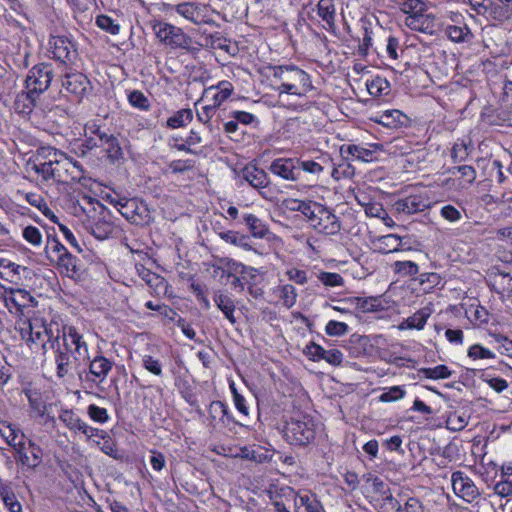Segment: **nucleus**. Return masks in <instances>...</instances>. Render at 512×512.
<instances>
[{
	"instance_id": "64",
	"label": "nucleus",
	"mask_w": 512,
	"mask_h": 512,
	"mask_svg": "<svg viewBox=\"0 0 512 512\" xmlns=\"http://www.w3.org/2000/svg\"><path fill=\"white\" fill-rule=\"evenodd\" d=\"M380 509L382 512H402V504L390 493L382 498Z\"/></svg>"
},
{
	"instance_id": "50",
	"label": "nucleus",
	"mask_w": 512,
	"mask_h": 512,
	"mask_svg": "<svg viewBox=\"0 0 512 512\" xmlns=\"http://www.w3.org/2000/svg\"><path fill=\"white\" fill-rule=\"evenodd\" d=\"M367 90L372 96L388 95L390 92V83L386 78L377 76L367 83Z\"/></svg>"
},
{
	"instance_id": "58",
	"label": "nucleus",
	"mask_w": 512,
	"mask_h": 512,
	"mask_svg": "<svg viewBox=\"0 0 512 512\" xmlns=\"http://www.w3.org/2000/svg\"><path fill=\"white\" fill-rule=\"evenodd\" d=\"M400 9L410 16L419 15L425 11V3L422 0H404L400 3Z\"/></svg>"
},
{
	"instance_id": "37",
	"label": "nucleus",
	"mask_w": 512,
	"mask_h": 512,
	"mask_svg": "<svg viewBox=\"0 0 512 512\" xmlns=\"http://www.w3.org/2000/svg\"><path fill=\"white\" fill-rule=\"evenodd\" d=\"M91 233L99 240L107 239L114 232V224L105 215L99 217L98 220L91 223L89 227Z\"/></svg>"
},
{
	"instance_id": "53",
	"label": "nucleus",
	"mask_w": 512,
	"mask_h": 512,
	"mask_svg": "<svg viewBox=\"0 0 512 512\" xmlns=\"http://www.w3.org/2000/svg\"><path fill=\"white\" fill-rule=\"evenodd\" d=\"M419 373H422L429 379H447L452 375V371L446 365H437L432 368H421Z\"/></svg>"
},
{
	"instance_id": "19",
	"label": "nucleus",
	"mask_w": 512,
	"mask_h": 512,
	"mask_svg": "<svg viewBox=\"0 0 512 512\" xmlns=\"http://www.w3.org/2000/svg\"><path fill=\"white\" fill-rule=\"evenodd\" d=\"M354 358L369 356L373 353L374 344L369 336L353 334L345 346Z\"/></svg>"
},
{
	"instance_id": "7",
	"label": "nucleus",
	"mask_w": 512,
	"mask_h": 512,
	"mask_svg": "<svg viewBox=\"0 0 512 512\" xmlns=\"http://www.w3.org/2000/svg\"><path fill=\"white\" fill-rule=\"evenodd\" d=\"M53 78L54 68L51 63L36 64L28 71L25 88L32 94L40 96L50 87Z\"/></svg>"
},
{
	"instance_id": "41",
	"label": "nucleus",
	"mask_w": 512,
	"mask_h": 512,
	"mask_svg": "<svg viewBox=\"0 0 512 512\" xmlns=\"http://www.w3.org/2000/svg\"><path fill=\"white\" fill-rule=\"evenodd\" d=\"M101 146H106L107 155L112 161H117L123 158V151L119 140L113 134L102 135Z\"/></svg>"
},
{
	"instance_id": "12",
	"label": "nucleus",
	"mask_w": 512,
	"mask_h": 512,
	"mask_svg": "<svg viewBox=\"0 0 512 512\" xmlns=\"http://www.w3.org/2000/svg\"><path fill=\"white\" fill-rule=\"evenodd\" d=\"M451 482L454 493L467 503H472L480 496L473 480L462 471L453 472Z\"/></svg>"
},
{
	"instance_id": "39",
	"label": "nucleus",
	"mask_w": 512,
	"mask_h": 512,
	"mask_svg": "<svg viewBox=\"0 0 512 512\" xmlns=\"http://www.w3.org/2000/svg\"><path fill=\"white\" fill-rule=\"evenodd\" d=\"M445 34L455 43L468 42L473 38L471 30L466 24L462 26L448 25L445 29Z\"/></svg>"
},
{
	"instance_id": "34",
	"label": "nucleus",
	"mask_w": 512,
	"mask_h": 512,
	"mask_svg": "<svg viewBox=\"0 0 512 512\" xmlns=\"http://www.w3.org/2000/svg\"><path fill=\"white\" fill-rule=\"evenodd\" d=\"M432 314L430 306L423 307L416 311L413 315L405 319L400 325V329H417L422 330L427 323L428 318Z\"/></svg>"
},
{
	"instance_id": "59",
	"label": "nucleus",
	"mask_w": 512,
	"mask_h": 512,
	"mask_svg": "<svg viewBox=\"0 0 512 512\" xmlns=\"http://www.w3.org/2000/svg\"><path fill=\"white\" fill-rule=\"evenodd\" d=\"M48 161L40 164H35L32 169L39 175L43 177L44 180L53 179L55 176V171H53V161H52V155L51 150L49 151L48 155Z\"/></svg>"
},
{
	"instance_id": "55",
	"label": "nucleus",
	"mask_w": 512,
	"mask_h": 512,
	"mask_svg": "<svg viewBox=\"0 0 512 512\" xmlns=\"http://www.w3.org/2000/svg\"><path fill=\"white\" fill-rule=\"evenodd\" d=\"M468 421L469 416L466 412H454L448 416L447 426L452 431H461L468 425Z\"/></svg>"
},
{
	"instance_id": "22",
	"label": "nucleus",
	"mask_w": 512,
	"mask_h": 512,
	"mask_svg": "<svg viewBox=\"0 0 512 512\" xmlns=\"http://www.w3.org/2000/svg\"><path fill=\"white\" fill-rule=\"evenodd\" d=\"M375 122L390 129H397L407 127L410 123V119L400 110L394 109L386 110L379 114L375 118Z\"/></svg>"
},
{
	"instance_id": "54",
	"label": "nucleus",
	"mask_w": 512,
	"mask_h": 512,
	"mask_svg": "<svg viewBox=\"0 0 512 512\" xmlns=\"http://www.w3.org/2000/svg\"><path fill=\"white\" fill-rule=\"evenodd\" d=\"M472 150V145L464 140H458L454 143L451 150V157L454 162L464 161Z\"/></svg>"
},
{
	"instance_id": "47",
	"label": "nucleus",
	"mask_w": 512,
	"mask_h": 512,
	"mask_svg": "<svg viewBox=\"0 0 512 512\" xmlns=\"http://www.w3.org/2000/svg\"><path fill=\"white\" fill-rule=\"evenodd\" d=\"M219 237L226 243L241 247L244 250H251L252 247L249 243V237L244 234H240L236 231H224L219 233Z\"/></svg>"
},
{
	"instance_id": "2",
	"label": "nucleus",
	"mask_w": 512,
	"mask_h": 512,
	"mask_svg": "<svg viewBox=\"0 0 512 512\" xmlns=\"http://www.w3.org/2000/svg\"><path fill=\"white\" fill-rule=\"evenodd\" d=\"M274 78L281 81L279 94L304 96L313 89L310 75L295 65H281L273 68Z\"/></svg>"
},
{
	"instance_id": "10",
	"label": "nucleus",
	"mask_w": 512,
	"mask_h": 512,
	"mask_svg": "<svg viewBox=\"0 0 512 512\" xmlns=\"http://www.w3.org/2000/svg\"><path fill=\"white\" fill-rule=\"evenodd\" d=\"M14 458L21 467L27 470H35L42 462V449L29 440L23 445H17Z\"/></svg>"
},
{
	"instance_id": "57",
	"label": "nucleus",
	"mask_w": 512,
	"mask_h": 512,
	"mask_svg": "<svg viewBox=\"0 0 512 512\" xmlns=\"http://www.w3.org/2000/svg\"><path fill=\"white\" fill-rule=\"evenodd\" d=\"M96 25L102 29L103 31L111 34L117 35L120 31V25L115 23V21L107 16V15H99L96 18Z\"/></svg>"
},
{
	"instance_id": "46",
	"label": "nucleus",
	"mask_w": 512,
	"mask_h": 512,
	"mask_svg": "<svg viewBox=\"0 0 512 512\" xmlns=\"http://www.w3.org/2000/svg\"><path fill=\"white\" fill-rule=\"evenodd\" d=\"M193 120L191 109H181L167 119L166 126L171 129L185 127Z\"/></svg>"
},
{
	"instance_id": "48",
	"label": "nucleus",
	"mask_w": 512,
	"mask_h": 512,
	"mask_svg": "<svg viewBox=\"0 0 512 512\" xmlns=\"http://www.w3.org/2000/svg\"><path fill=\"white\" fill-rule=\"evenodd\" d=\"M25 200L32 206L39 209L46 217L50 218L54 223L58 222V218L54 215L51 209L48 207L44 198L37 193H26Z\"/></svg>"
},
{
	"instance_id": "36",
	"label": "nucleus",
	"mask_w": 512,
	"mask_h": 512,
	"mask_svg": "<svg viewBox=\"0 0 512 512\" xmlns=\"http://www.w3.org/2000/svg\"><path fill=\"white\" fill-rule=\"evenodd\" d=\"M31 413L36 417H43L46 413V404L43 395L36 389H25Z\"/></svg>"
},
{
	"instance_id": "5",
	"label": "nucleus",
	"mask_w": 512,
	"mask_h": 512,
	"mask_svg": "<svg viewBox=\"0 0 512 512\" xmlns=\"http://www.w3.org/2000/svg\"><path fill=\"white\" fill-rule=\"evenodd\" d=\"M112 368L113 362L111 360L103 355H98L89 361L88 371L82 370L78 373V376L85 387L90 389L97 388L99 391L104 392L102 384L112 371Z\"/></svg>"
},
{
	"instance_id": "23",
	"label": "nucleus",
	"mask_w": 512,
	"mask_h": 512,
	"mask_svg": "<svg viewBox=\"0 0 512 512\" xmlns=\"http://www.w3.org/2000/svg\"><path fill=\"white\" fill-rule=\"evenodd\" d=\"M408 26L416 31L434 35L437 32V21L434 15L421 13L419 15H412L408 18Z\"/></svg>"
},
{
	"instance_id": "60",
	"label": "nucleus",
	"mask_w": 512,
	"mask_h": 512,
	"mask_svg": "<svg viewBox=\"0 0 512 512\" xmlns=\"http://www.w3.org/2000/svg\"><path fill=\"white\" fill-rule=\"evenodd\" d=\"M89 417L97 423L104 424L109 421L110 416L106 408L99 407L95 404H90L87 408Z\"/></svg>"
},
{
	"instance_id": "28",
	"label": "nucleus",
	"mask_w": 512,
	"mask_h": 512,
	"mask_svg": "<svg viewBox=\"0 0 512 512\" xmlns=\"http://www.w3.org/2000/svg\"><path fill=\"white\" fill-rule=\"evenodd\" d=\"M234 86L230 81L223 80L218 82L216 85H212L205 89V95H212V105L218 108L223 102H225L233 93Z\"/></svg>"
},
{
	"instance_id": "21",
	"label": "nucleus",
	"mask_w": 512,
	"mask_h": 512,
	"mask_svg": "<svg viewBox=\"0 0 512 512\" xmlns=\"http://www.w3.org/2000/svg\"><path fill=\"white\" fill-rule=\"evenodd\" d=\"M213 301L216 307L223 313L225 318L232 324H236V305L234 299L223 290H216L213 294Z\"/></svg>"
},
{
	"instance_id": "30",
	"label": "nucleus",
	"mask_w": 512,
	"mask_h": 512,
	"mask_svg": "<svg viewBox=\"0 0 512 512\" xmlns=\"http://www.w3.org/2000/svg\"><path fill=\"white\" fill-rule=\"evenodd\" d=\"M51 155L53 161L52 167L53 171H55L54 180L58 182L64 181L66 175L70 172L72 158L57 149H51Z\"/></svg>"
},
{
	"instance_id": "9",
	"label": "nucleus",
	"mask_w": 512,
	"mask_h": 512,
	"mask_svg": "<svg viewBox=\"0 0 512 512\" xmlns=\"http://www.w3.org/2000/svg\"><path fill=\"white\" fill-rule=\"evenodd\" d=\"M121 215L132 224L140 226L149 225L153 221L148 205L137 198L124 201Z\"/></svg>"
},
{
	"instance_id": "15",
	"label": "nucleus",
	"mask_w": 512,
	"mask_h": 512,
	"mask_svg": "<svg viewBox=\"0 0 512 512\" xmlns=\"http://www.w3.org/2000/svg\"><path fill=\"white\" fill-rule=\"evenodd\" d=\"M382 150L383 145L378 143H370L367 147L356 144H344L340 147V154L347 160L349 157H352V159L362 162H372L377 159L375 153Z\"/></svg>"
},
{
	"instance_id": "44",
	"label": "nucleus",
	"mask_w": 512,
	"mask_h": 512,
	"mask_svg": "<svg viewBox=\"0 0 512 512\" xmlns=\"http://www.w3.org/2000/svg\"><path fill=\"white\" fill-rule=\"evenodd\" d=\"M493 289L502 296L512 295V276L508 273H498L492 279Z\"/></svg>"
},
{
	"instance_id": "25",
	"label": "nucleus",
	"mask_w": 512,
	"mask_h": 512,
	"mask_svg": "<svg viewBox=\"0 0 512 512\" xmlns=\"http://www.w3.org/2000/svg\"><path fill=\"white\" fill-rule=\"evenodd\" d=\"M164 7L166 11H174L186 20L194 23H200L201 17V9L196 3L193 2H183L179 4H165Z\"/></svg>"
},
{
	"instance_id": "51",
	"label": "nucleus",
	"mask_w": 512,
	"mask_h": 512,
	"mask_svg": "<svg viewBox=\"0 0 512 512\" xmlns=\"http://www.w3.org/2000/svg\"><path fill=\"white\" fill-rule=\"evenodd\" d=\"M129 104L142 111H148L150 108V101L140 90H132L127 94Z\"/></svg>"
},
{
	"instance_id": "1",
	"label": "nucleus",
	"mask_w": 512,
	"mask_h": 512,
	"mask_svg": "<svg viewBox=\"0 0 512 512\" xmlns=\"http://www.w3.org/2000/svg\"><path fill=\"white\" fill-rule=\"evenodd\" d=\"M21 339L31 351L46 355L49 349H55L61 339V324L57 321H44L42 318L24 321L19 327Z\"/></svg>"
},
{
	"instance_id": "4",
	"label": "nucleus",
	"mask_w": 512,
	"mask_h": 512,
	"mask_svg": "<svg viewBox=\"0 0 512 512\" xmlns=\"http://www.w3.org/2000/svg\"><path fill=\"white\" fill-rule=\"evenodd\" d=\"M153 31L163 45L172 50L181 49L186 52L198 51L193 46V39L182 28L168 22L158 21L153 25Z\"/></svg>"
},
{
	"instance_id": "32",
	"label": "nucleus",
	"mask_w": 512,
	"mask_h": 512,
	"mask_svg": "<svg viewBox=\"0 0 512 512\" xmlns=\"http://www.w3.org/2000/svg\"><path fill=\"white\" fill-rule=\"evenodd\" d=\"M39 95L26 91L19 93L14 101L15 112L19 115L28 116L36 107V101Z\"/></svg>"
},
{
	"instance_id": "62",
	"label": "nucleus",
	"mask_w": 512,
	"mask_h": 512,
	"mask_svg": "<svg viewBox=\"0 0 512 512\" xmlns=\"http://www.w3.org/2000/svg\"><path fill=\"white\" fill-rule=\"evenodd\" d=\"M45 251L46 253L52 252L55 254L56 259L68 252L67 248L56 237L51 235L47 237Z\"/></svg>"
},
{
	"instance_id": "40",
	"label": "nucleus",
	"mask_w": 512,
	"mask_h": 512,
	"mask_svg": "<svg viewBox=\"0 0 512 512\" xmlns=\"http://www.w3.org/2000/svg\"><path fill=\"white\" fill-rule=\"evenodd\" d=\"M294 505L297 510L300 507L305 508V512H323V506L317 497L313 494H304L294 497Z\"/></svg>"
},
{
	"instance_id": "63",
	"label": "nucleus",
	"mask_w": 512,
	"mask_h": 512,
	"mask_svg": "<svg viewBox=\"0 0 512 512\" xmlns=\"http://www.w3.org/2000/svg\"><path fill=\"white\" fill-rule=\"evenodd\" d=\"M349 327L346 323L336 321V320H330L325 327V332L329 336H343L348 333Z\"/></svg>"
},
{
	"instance_id": "11",
	"label": "nucleus",
	"mask_w": 512,
	"mask_h": 512,
	"mask_svg": "<svg viewBox=\"0 0 512 512\" xmlns=\"http://www.w3.org/2000/svg\"><path fill=\"white\" fill-rule=\"evenodd\" d=\"M61 86L76 100H82L91 89V84L86 75L81 72H68L61 77Z\"/></svg>"
},
{
	"instance_id": "3",
	"label": "nucleus",
	"mask_w": 512,
	"mask_h": 512,
	"mask_svg": "<svg viewBox=\"0 0 512 512\" xmlns=\"http://www.w3.org/2000/svg\"><path fill=\"white\" fill-rule=\"evenodd\" d=\"M284 439L291 445L304 447L311 444L316 436V423L310 415L291 417L283 430Z\"/></svg>"
},
{
	"instance_id": "35",
	"label": "nucleus",
	"mask_w": 512,
	"mask_h": 512,
	"mask_svg": "<svg viewBox=\"0 0 512 512\" xmlns=\"http://www.w3.org/2000/svg\"><path fill=\"white\" fill-rule=\"evenodd\" d=\"M58 269L62 274L67 277L74 278L79 274V260L77 257L72 255L69 251L63 256H59L55 259Z\"/></svg>"
},
{
	"instance_id": "17",
	"label": "nucleus",
	"mask_w": 512,
	"mask_h": 512,
	"mask_svg": "<svg viewBox=\"0 0 512 512\" xmlns=\"http://www.w3.org/2000/svg\"><path fill=\"white\" fill-rule=\"evenodd\" d=\"M429 207V198L425 194L409 195L405 198L398 199L394 204V208L397 212L407 215L423 212Z\"/></svg>"
},
{
	"instance_id": "8",
	"label": "nucleus",
	"mask_w": 512,
	"mask_h": 512,
	"mask_svg": "<svg viewBox=\"0 0 512 512\" xmlns=\"http://www.w3.org/2000/svg\"><path fill=\"white\" fill-rule=\"evenodd\" d=\"M314 230L325 235H336L341 230V222L332 211L322 204L316 207V212L311 222Z\"/></svg>"
},
{
	"instance_id": "29",
	"label": "nucleus",
	"mask_w": 512,
	"mask_h": 512,
	"mask_svg": "<svg viewBox=\"0 0 512 512\" xmlns=\"http://www.w3.org/2000/svg\"><path fill=\"white\" fill-rule=\"evenodd\" d=\"M317 15L325 22L324 28L329 32L336 30V7L333 0H319Z\"/></svg>"
},
{
	"instance_id": "6",
	"label": "nucleus",
	"mask_w": 512,
	"mask_h": 512,
	"mask_svg": "<svg viewBox=\"0 0 512 512\" xmlns=\"http://www.w3.org/2000/svg\"><path fill=\"white\" fill-rule=\"evenodd\" d=\"M214 273L220 275L221 278H227L231 288L237 292L245 290L244 274L251 273L246 265L231 258H220L216 264L212 266Z\"/></svg>"
},
{
	"instance_id": "14",
	"label": "nucleus",
	"mask_w": 512,
	"mask_h": 512,
	"mask_svg": "<svg viewBox=\"0 0 512 512\" xmlns=\"http://www.w3.org/2000/svg\"><path fill=\"white\" fill-rule=\"evenodd\" d=\"M53 58L64 64H71L77 58L75 44L66 36H51L49 40Z\"/></svg>"
},
{
	"instance_id": "18",
	"label": "nucleus",
	"mask_w": 512,
	"mask_h": 512,
	"mask_svg": "<svg viewBox=\"0 0 512 512\" xmlns=\"http://www.w3.org/2000/svg\"><path fill=\"white\" fill-rule=\"evenodd\" d=\"M54 350V361L56 364V376L60 379L66 377L71 369L73 364V352L70 351V343H65V345L59 342L56 345Z\"/></svg>"
},
{
	"instance_id": "24",
	"label": "nucleus",
	"mask_w": 512,
	"mask_h": 512,
	"mask_svg": "<svg viewBox=\"0 0 512 512\" xmlns=\"http://www.w3.org/2000/svg\"><path fill=\"white\" fill-rule=\"evenodd\" d=\"M243 222L246 224L250 234L254 238L269 240L274 236L268 225L252 213L244 214Z\"/></svg>"
},
{
	"instance_id": "27",
	"label": "nucleus",
	"mask_w": 512,
	"mask_h": 512,
	"mask_svg": "<svg viewBox=\"0 0 512 512\" xmlns=\"http://www.w3.org/2000/svg\"><path fill=\"white\" fill-rule=\"evenodd\" d=\"M242 179L255 189L265 188L269 184L267 173L255 165H247L243 168Z\"/></svg>"
},
{
	"instance_id": "26",
	"label": "nucleus",
	"mask_w": 512,
	"mask_h": 512,
	"mask_svg": "<svg viewBox=\"0 0 512 512\" xmlns=\"http://www.w3.org/2000/svg\"><path fill=\"white\" fill-rule=\"evenodd\" d=\"M298 164L300 177L303 173H308L313 178L318 179L326 166L331 164V158L324 155L317 157L316 160H301L298 158Z\"/></svg>"
},
{
	"instance_id": "13",
	"label": "nucleus",
	"mask_w": 512,
	"mask_h": 512,
	"mask_svg": "<svg viewBox=\"0 0 512 512\" xmlns=\"http://www.w3.org/2000/svg\"><path fill=\"white\" fill-rule=\"evenodd\" d=\"M61 339L63 345L70 343V351L73 352V359H90L88 345L83 339V335L78 332L74 326L61 325Z\"/></svg>"
},
{
	"instance_id": "42",
	"label": "nucleus",
	"mask_w": 512,
	"mask_h": 512,
	"mask_svg": "<svg viewBox=\"0 0 512 512\" xmlns=\"http://www.w3.org/2000/svg\"><path fill=\"white\" fill-rule=\"evenodd\" d=\"M0 499L10 512H21L22 505L18 501L13 489L6 484L0 485Z\"/></svg>"
},
{
	"instance_id": "45",
	"label": "nucleus",
	"mask_w": 512,
	"mask_h": 512,
	"mask_svg": "<svg viewBox=\"0 0 512 512\" xmlns=\"http://www.w3.org/2000/svg\"><path fill=\"white\" fill-rule=\"evenodd\" d=\"M59 420L73 432H81L85 422L72 410L63 409L59 413Z\"/></svg>"
},
{
	"instance_id": "52",
	"label": "nucleus",
	"mask_w": 512,
	"mask_h": 512,
	"mask_svg": "<svg viewBox=\"0 0 512 512\" xmlns=\"http://www.w3.org/2000/svg\"><path fill=\"white\" fill-rule=\"evenodd\" d=\"M406 391L403 386H392L384 388L383 392L378 397V400L383 403L395 402L405 397Z\"/></svg>"
},
{
	"instance_id": "33",
	"label": "nucleus",
	"mask_w": 512,
	"mask_h": 512,
	"mask_svg": "<svg viewBox=\"0 0 512 512\" xmlns=\"http://www.w3.org/2000/svg\"><path fill=\"white\" fill-rule=\"evenodd\" d=\"M285 207L292 212L302 213L311 223L320 203L299 199H288L284 201Z\"/></svg>"
},
{
	"instance_id": "49",
	"label": "nucleus",
	"mask_w": 512,
	"mask_h": 512,
	"mask_svg": "<svg viewBox=\"0 0 512 512\" xmlns=\"http://www.w3.org/2000/svg\"><path fill=\"white\" fill-rule=\"evenodd\" d=\"M392 269L400 277H413L419 273L418 264L409 260L395 261L392 264Z\"/></svg>"
},
{
	"instance_id": "61",
	"label": "nucleus",
	"mask_w": 512,
	"mask_h": 512,
	"mask_svg": "<svg viewBox=\"0 0 512 512\" xmlns=\"http://www.w3.org/2000/svg\"><path fill=\"white\" fill-rule=\"evenodd\" d=\"M142 365L143 367L155 376H162V364L159 359L154 358L151 355H144L142 357Z\"/></svg>"
},
{
	"instance_id": "31",
	"label": "nucleus",
	"mask_w": 512,
	"mask_h": 512,
	"mask_svg": "<svg viewBox=\"0 0 512 512\" xmlns=\"http://www.w3.org/2000/svg\"><path fill=\"white\" fill-rule=\"evenodd\" d=\"M0 435L14 451L26 442L24 433L7 421L0 422Z\"/></svg>"
},
{
	"instance_id": "20",
	"label": "nucleus",
	"mask_w": 512,
	"mask_h": 512,
	"mask_svg": "<svg viewBox=\"0 0 512 512\" xmlns=\"http://www.w3.org/2000/svg\"><path fill=\"white\" fill-rule=\"evenodd\" d=\"M31 273L28 267L18 265L4 257H0V277L6 281L17 282L23 276L27 278Z\"/></svg>"
},
{
	"instance_id": "56",
	"label": "nucleus",
	"mask_w": 512,
	"mask_h": 512,
	"mask_svg": "<svg viewBox=\"0 0 512 512\" xmlns=\"http://www.w3.org/2000/svg\"><path fill=\"white\" fill-rule=\"evenodd\" d=\"M317 279L327 287H339L344 285V278L335 272L321 271L317 274Z\"/></svg>"
},
{
	"instance_id": "38",
	"label": "nucleus",
	"mask_w": 512,
	"mask_h": 512,
	"mask_svg": "<svg viewBox=\"0 0 512 512\" xmlns=\"http://www.w3.org/2000/svg\"><path fill=\"white\" fill-rule=\"evenodd\" d=\"M510 5H503L498 2L490 1L487 5L486 13L488 17L498 22H505L512 18V9Z\"/></svg>"
},
{
	"instance_id": "43",
	"label": "nucleus",
	"mask_w": 512,
	"mask_h": 512,
	"mask_svg": "<svg viewBox=\"0 0 512 512\" xmlns=\"http://www.w3.org/2000/svg\"><path fill=\"white\" fill-rule=\"evenodd\" d=\"M139 277L155 290L165 289L166 281L163 277L145 268L143 265L137 266Z\"/></svg>"
},
{
	"instance_id": "16",
	"label": "nucleus",
	"mask_w": 512,
	"mask_h": 512,
	"mask_svg": "<svg viewBox=\"0 0 512 512\" xmlns=\"http://www.w3.org/2000/svg\"><path fill=\"white\" fill-rule=\"evenodd\" d=\"M298 166V158H277L271 162L269 170L283 180L295 182L300 180Z\"/></svg>"
}]
</instances>
